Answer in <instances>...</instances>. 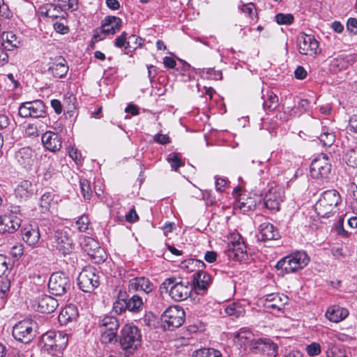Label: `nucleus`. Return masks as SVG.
Listing matches in <instances>:
<instances>
[{"label": "nucleus", "instance_id": "nucleus-47", "mask_svg": "<svg viewBox=\"0 0 357 357\" xmlns=\"http://www.w3.org/2000/svg\"><path fill=\"white\" fill-rule=\"evenodd\" d=\"M126 309H128L126 300L119 297L113 304V311L116 314H120Z\"/></svg>", "mask_w": 357, "mask_h": 357}, {"label": "nucleus", "instance_id": "nucleus-7", "mask_svg": "<svg viewBox=\"0 0 357 357\" xmlns=\"http://www.w3.org/2000/svg\"><path fill=\"white\" fill-rule=\"evenodd\" d=\"M70 229L68 228L57 229L52 236V246L63 255L72 253L74 250V245L70 236Z\"/></svg>", "mask_w": 357, "mask_h": 357}, {"label": "nucleus", "instance_id": "nucleus-22", "mask_svg": "<svg viewBox=\"0 0 357 357\" xmlns=\"http://www.w3.org/2000/svg\"><path fill=\"white\" fill-rule=\"evenodd\" d=\"M17 162L26 169H30L35 160L34 151L29 147L20 149L15 154Z\"/></svg>", "mask_w": 357, "mask_h": 357}, {"label": "nucleus", "instance_id": "nucleus-13", "mask_svg": "<svg viewBox=\"0 0 357 357\" xmlns=\"http://www.w3.org/2000/svg\"><path fill=\"white\" fill-rule=\"evenodd\" d=\"M121 20L115 16H109L102 21L100 31H96L93 38L96 41L101 40L106 36L114 35L119 31L121 26Z\"/></svg>", "mask_w": 357, "mask_h": 357}, {"label": "nucleus", "instance_id": "nucleus-52", "mask_svg": "<svg viewBox=\"0 0 357 357\" xmlns=\"http://www.w3.org/2000/svg\"><path fill=\"white\" fill-rule=\"evenodd\" d=\"M306 351L309 356H317L321 351V345L319 343L312 342L307 346Z\"/></svg>", "mask_w": 357, "mask_h": 357}, {"label": "nucleus", "instance_id": "nucleus-26", "mask_svg": "<svg viewBox=\"0 0 357 357\" xmlns=\"http://www.w3.org/2000/svg\"><path fill=\"white\" fill-rule=\"evenodd\" d=\"M279 236L278 230L269 222H264L259 227V238L261 241L277 239Z\"/></svg>", "mask_w": 357, "mask_h": 357}, {"label": "nucleus", "instance_id": "nucleus-36", "mask_svg": "<svg viewBox=\"0 0 357 357\" xmlns=\"http://www.w3.org/2000/svg\"><path fill=\"white\" fill-rule=\"evenodd\" d=\"M68 70L63 59H59L57 62L54 63L49 67V70L55 77H62L66 75Z\"/></svg>", "mask_w": 357, "mask_h": 357}, {"label": "nucleus", "instance_id": "nucleus-11", "mask_svg": "<svg viewBox=\"0 0 357 357\" xmlns=\"http://www.w3.org/2000/svg\"><path fill=\"white\" fill-rule=\"evenodd\" d=\"M71 287L70 278L63 272H56L51 275L48 288L56 296H61L67 292Z\"/></svg>", "mask_w": 357, "mask_h": 357}, {"label": "nucleus", "instance_id": "nucleus-61", "mask_svg": "<svg viewBox=\"0 0 357 357\" xmlns=\"http://www.w3.org/2000/svg\"><path fill=\"white\" fill-rule=\"evenodd\" d=\"M13 15V12L10 10L8 6L3 2L1 3V17L6 19H10Z\"/></svg>", "mask_w": 357, "mask_h": 357}, {"label": "nucleus", "instance_id": "nucleus-16", "mask_svg": "<svg viewBox=\"0 0 357 357\" xmlns=\"http://www.w3.org/2000/svg\"><path fill=\"white\" fill-rule=\"evenodd\" d=\"M298 48L301 54L314 56L319 52V42L312 35L301 33L298 38Z\"/></svg>", "mask_w": 357, "mask_h": 357}, {"label": "nucleus", "instance_id": "nucleus-19", "mask_svg": "<svg viewBox=\"0 0 357 357\" xmlns=\"http://www.w3.org/2000/svg\"><path fill=\"white\" fill-rule=\"evenodd\" d=\"M59 306L56 299L51 296L42 294L33 301L32 307L42 313L53 312Z\"/></svg>", "mask_w": 357, "mask_h": 357}, {"label": "nucleus", "instance_id": "nucleus-23", "mask_svg": "<svg viewBox=\"0 0 357 357\" xmlns=\"http://www.w3.org/2000/svg\"><path fill=\"white\" fill-rule=\"evenodd\" d=\"M42 142L45 147L52 152H56L61 148V139L54 132H45L42 136Z\"/></svg>", "mask_w": 357, "mask_h": 357}, {"label": "nucleus", "instance_id": "nucleus-3", "mask_svg": "<svg viewBox=\"0 0 357 357\" xmlns=\"http://www.w3.org/2000/svg\"><path fill=\"white\" fill-rule=\"evenodd\" d=\"M162 286L168 291L169 296L178 302L186 300L192 290V285L188 282H183L175 278L166 279Z\"/></svg>", "mask_w": 357, "mask_h": 357}, {"label": "nucleus", "instance_id": "nucleus-51", "mask_svg": "<svg viewBox=\"0 0 357 357\" xmlns=\"http://www.w3.org/2000/svg\"><path fill=\"white\" fill-rule=\"evenodd\" d=\"M77 229L81 231H85L89 225V219L86 215H82L79 218V219L75 222Z\"/></svg>", "mask_w": 357, "mask_h": 357}, {"label": "nucleus", "instance_id": "nucleus-25", "mask_svg": "<svg viewBox=\"0 0 357 357\" xmlns=\"http://www.w3.org/2000/svg\"><path fill=\"white\" fill-rule=\"evenodd\" d=\"M349 314L347 309L339 305H333L326 312V317L331 321L338 323L344 320Z\"/></svg>", "mask_w": 357, "mask_h": 357}, {"label": "nucleus", "instance_id": "nucleus-45", "mask_svg": "<svg viewBox=\"0 0 357 357\" xmlns=\"http://www.w3.org/2000/svg\"><path fill=\"white\" fill-rule=\"evenodd\" d=\"M79 185L83 197L88 200L90 199L92 195V191L89 181L86 179H80Z\"/></svg>", "mask_w": 357, "mask_h": 357}, {"label": "nucleus", "instance_id": "nucleus-56", "mask_svg": "<svg viewBox=\"0 0 357 357\" xmlns=\"http://www.w3.org/2000/svg\"><path fill=\"white\" fill-rule=\"evenodd\" d=\"M347 29L350 33L357 34V20L349 18L347 23Z\"/></svg>", "mask_w": 357, "mask_h": 357}, {"label": "nucleus", "instance_id": "nucleus-10", "mask_svg": "<svg viewBox=\"0 0 357 357\" xmlns=\"http://www.w3.org/2000/svg\"><path fill=\"white\" fill-rule=\"evenodd\" d=\"M79 289L84 292H91L99 286V277L95 268L91 266L84 268L77 278Z\"/></svg>", "mask_w": 357, "mask_h": 357}, {"label": "nucleus", "instance_id": "nucleus-60", "mask_svg": "<svg viewBox=\"0 0 357 357\" xmlns=\"http://www.w3.org/2000/svg\"><path fill=\"white\" fill-rule=\"evenodd\" d=\"M307 75V71L303 66H298L294 71V76L297 79H303Z\"/></svg>", "mask_w": 357, "mask_h": 357}, {"label": "nucleus", "instance_id": "nucleus-34", "mask_svg": "<svg viewBox=\"0 0 357 357\" xmlns=\"http://www.w3.org/2000/svg\"><path fill=\"white\" fill-rule=\"evenodd\" d=\"M349 60L344 55H339L333 58L330 61V70L333 73H338L348 68Z\"/></svg>", "mask_w": 357, "mask_h": 357}, {"label": "nucleus", "instance_id": "nucleus-1", "mask_svg": "<svg viewBox=\"0 0 357 357\" xmlns=\"http://www.w3.org/2000/svg\"><path fill=\"white\" fill-rule=\"evenodd\" d=\"M340 202V193L335 190H328L322 193L316 203L315 211L319 216L328 218L336 213Z\"/></svg>", "mask_w": 357, "mask_h": 357}, {"label": "nucleus", "instance_id": "nucleus-62", "mask_svg": "<svg viewBox=\"0 0 357 357\" xmlns=\"http://www.w3.org/2000/svg\"><path fill=\"white\" fill-rule=\"evenodd\" d=\"M139 217L135 208H131L126 215V220L129 222H134L138 220Z\"/></svg>", "mask_w": 357, "mask_h": 357}, {"label": "nucleus", "instance_id": "nucleus-44", "mask_svg": "<svg viewBox=\"0 0 357 357\" xmlns=\"http://www.w3.org/2000/svg\"><path fill=\"white\" fill-rule=\"evenodd\" d=\"M142 38L135 35H131L128 38L126 49L128 50L129 51L131 50H136L137 47L142 45Z\"/></svg>", "mask_w": 357, "mask_h": 357}, {"label": "nucleus", "instance_id": "nucleus-54", "mask_svg": "<svg viewBox=\"0 0 357 357\" xmlns=\"http://www.w3.org/2000/svg\"><path fill=\"white\" fill-rule=\"evenodd\" d=\"M23 252L24 246L22 243H15L10 248V253L15 258L21 257L23 255Z\"/></svg>", "mask_w": 357, "mask_h": 357}, {"label": "nucleus", "instance_id": "nucleus-18", "mask_svg": "<svg viewBox=\"0 0 357 357\" xmlns=\"http://www.w3.org/2000/svg\"><path fill=\"white\" fill-rule=\"evenodd\" d=\"M162 319L169 327L178 328L184 322L185 312L181 307L171 306L163 312Z\"/></svg>", "mask_w": 357, "mask_h": 357}, {"label": "nucleus", "instance_id": "nucleus-43", "mask_svg": "<svg viewBox=\"0 0 357 357\" xmlns=\"http://www.w3.org/2000/svg\"><path fill=\"white\" fill-rule=\"evenodd\" d=\"M53 203V197L50 192H47L43 195L40 201V207L41 211L45 213L48 211Z\"/></svg>", "mask_w": 357, "mask_h": 357}, {"label": "nucleus", "instance_id": "nucleus-33", "mask_svg": "<svg viewBox=\"0 0 357 357\" xmlns=\"http://www.w3.org/2000/svg\"><path fill=\"white\" fill-rule=\"evenodd\" d=\"M1 46L7 50L17 47L20 43L16 35L11 31H3L1 33Z\"/></svg>", "mask_w": 357, "mask_h": 357}, {"label": "nucleus", "instance_id": "nucleus-39", "mask_svg": "<svg viewBox=\"0 0 357 357\" xmlns=\"http://www.w3.org/2000/svg\"><path fill=\"white\" fill-rule=\"evenodd\" d=\"M318 138L324 146H330L335 142V135L326 127L322 128Z\"/></svg>", "mask_w": 357, "mask_h": 357}, {"label": "nucleus", "instance_id": "nucleus-14", "mask_svg": "<svg viewBox=\"0 0 357 357\" xmlns=\"http://www.w3.org/2000/svg\"><path fill=\"white\" fill-rule=\"evenodd\" d=\"M19 114L24 118H39L43 116L45 113L43 102L36 100L31 102L22 103L19 107Z\"/></svg>", "mask_w": 357, "mask_h": 357}, {"label": "nucleus", "instance_id": "nucleus-9", "mask_svg": "<svg viewBox=\"0 0 357 357\" xmlns=\"http://www.w3.org/2000/svg\"><path fill=\"white\" fill-rule=\"evenodd\" d=\"M79 243L82 249L96 263H100L105 260V252L100 248L99 243L94 238L89 236H82L79 238Z\"/></svg>", "mask_w": 357, "mask_h": 357}, {"label": "nucleus", "instance_id": "nucleus-48", "mask_svg": "<svg viewBox=\"0 0 357 357\" xmlns=\"http://www.w3.org/2000/svg\"><path fill=\"white\" fill-rule=\"evenodd\" d=\"M275 20L279 24H291L294 21L291 14L278 13L275 15Z\"/></svg>", "mask_w": 357, "mask_h": 357}, {"label": "nucleus", "instance_id": "nucleus-15", "mask_svg": "<svg viewBox=\"0 0 357 357\" xmlns=\"http://www.w3.org/2000/svg\"><path fill=\"white\" fill-rule=\"evenodd\" d=\"M284 198V190L283 188L277 185L269 188L264 196V202L268 209L278 211Z\"/></svg>", "mask_w": 357, "mask_h": 357}, {"label": "nucleus", "instance_id": "nucleus-53", "mask_svg": "<svg viewBox=\"0 0 357 357\" xmlns=\"http://www.w3.org/2000/svg\"><path fill=\"white\" fill-rule=\"evenodd\" d=\"M241 11L248 17L252 18L256 14L255 6L253 3H250L243 4L241 7Z\"/></svg>", "mask_w": 357, "mask_h": 357}, {"label": "nucleus", "instance_id": "nucleus-17", "mask_svg": "<svg viewBox=\"0 0 357 357\" xmlns=\"http://www.w3.org/2000/svg\"><path fill=\"white\" fill-rule=\"evenodd\" d=\"M288 300V297L285 295L271 294L261 298L259 301L267 312H273L283 309Z\"/></svg>", "mask_w": 357, "mask_h": 357}, {"label": "nucleus", "instance_id": "nucleus-30", "mask_svg": "<svg viewBox=\"0 0 357 357\" xmlns=\"http://www.w3.org/2000/svg\"><path fill=\"white\" fill-rule=\"evenodd\" d=\"M40 237L39 229L29 226L23 229V240L31 246H35L39 242Z\"/></svg>", "mask_w": 357, "mask_h": 357}, {"label": "nucleus", "instance_id": "nucleus-50", "mask_svg": "<svg viewBox=\"0 0 357 357\" xmlns=\"http://www.w3.org/2000/svg\"><path fill=\"white\" fill-rule=\"evenodd\" d=\"M59 6L63 10H75L77 8V0H59Z\"/></svg>", "mask_w": 357, "mask_h": 357}, {"label": "nucleus", "instance_id": "nucleus-63", "mask_svg": "<svg viewBox=\"0 0 357 357\" xmlns=\"http://www.w3.org/2000/svg\"><path fill=\"white\" fill-rule=\"evenodd\" d=\"M10 285V278H8V275H6V280L1 282V294L6 295L9 291Z\"/></svg>", "mask_w": 357, "mask_h": 357}, {"label": "nucleus", "instance_id": "nucleus-24", "mask_svg": "<svg viewBox=\"0 0 357 357\" xmlns=\"http://www.w3.org/2000/svg\"><path fill=\"white\" fill-rule=\"evenodd\" d=\"M211 282L210 275L204 271H199L193 275V286L197 294L206 291Z\"/></svg>", "mask_w": 357, "mask_h": 357}, {"label": "nucleus", "instance_id": "nucleus-35", "mask_svg": "<svg viewBox=\"0 0 357 357\" xmlns=\"http://www.w3.org/2000/svg\"><path fill=\"white\" fill-rule=\"evenodd\" d=\"M325 353L326 357H348L347 352L343 347L332 342L327 344Z\"/></svg>", "mask_w": 357, "mask_h": 357}, {"label": "nucleus", "instance_id": "nucleus-40", "mask_svg": "<svg viewBox=\"0 0 357 357\" xmlns=\"http://www.w3.org/2000/svg\"><path fill=\"white\" fill-rule=\"evenodd\" d=\"M126 303L128 310L132 312H139L143 306V300L139 295H133Z\"/></svg>", "mask_w": 357, "mask_h": 357}, {"label": "nucleus", "instance_id": "nucleus-8", "mask_svg": "<svg viewBox=\"0 0 357 357\" xmlns=\"http://www.w3.org/2000/svg\"><path fill=\"white\" fill-rule=\"evenodd\" d=\"M100 341L104 344L111 343L116 340L119 328L117 319L114 317H105L99 324Z\"/></svg>", "mask_w": 357, "mask_h": 357}, {"label": "nucleus", "instance_id": "nucleus-46", "mask_svg": "<svg viewBox=\"0 0 357 357\" xmlns=\"http://www.w3.org/2000/svg\"><path fill=\"white\" fill-rule=\"evenodd\" d=\"M167 161L172 169L177 170L179 167L183 166L184 163L176 153H170L167 157Z\"/></svg>", "mask_w": 357, "mask_h": 357}, {"label": "nucleus", "instance_id": "nucleus-12", "mask_svg": "<svg viewBox=\"0 0 357 357\" xmlns=\"http://www.w3.org/2000/svg\"><path fill=\"white\" fill-rule=\"evenodd\" d=\"M331 169V165L326 154H321L311 162L310 174L314 178H326Z\"/></svg>", "mask_w": 357, "mask_h": 357}, {"label": "nucleus", "instance_id": "nucleus-31", "mask_svg": "<svg viewBox=\"0 0 357 357\" xmlns=\"http://www.w3.org/2000/svg\"><path fill=\"white\" fill-rule=\"evenodd\" d=\"M255 340L252 333L244 328L241 329L234 336L235 342L241 347H249L250 348V344Z\"/></svg>", "mask_w": 357, "mask_h": 357}, {"label": "nucleus", "instance_id": "nucleus-28", "mask_svg": "<svg viewBox=\"0 0 357 357\" xmlns=\"http://www.w3.org/2000/svg\"><path fill=\"white\" fill-rule=\"evenodd\" d=\"M228 248L229 250L234 252L236 257L238 254H243L245 252V246L239 234H234L229 238Z\"/></svg>", "mask_w": 357, "mask_h": 357}, {"label": "nucleus", "instance_id": "nucleus-21", "mask_svg": "<svg viewBox=\"0 0 357 357\" xmlns=\"http://www.w3.org/2000/svg\"><path fill=\"white\" fill-rule=\"evenodd\" d=\"M153 289V284L144 277L135 278L129 281L128 290L131 291H142L149 294Z\"/></svg>", "mask_w": 357, "mask_h": 357}, {"label": "nucleus", "instance_id": "nucleus-41", "mask_svg": "<svg viewBox=\"0 0 357 357\" xmlns=\"http://www.w3.org/2000/svg\"><path fill=\"white\" fill-rule=\"evenodd\" d=\"M344 160L349 166L357 168V146L351 147L347 151Z\"/></svg>", "mask_w": 357, "mask_h": 357}, {"label": "nucleus", "instance_id": "nucleus-58", "mask_svg": "<svg viewBox=\"0 0 357 357\" xmlns=\"http://www.w3.org/2000/svg\"><path fill=\"white\" fill-rule=\"evenodd\" d=\"M13 129V123H12L11 126L8 127V130L3 132V135L1 134V143L3 142V139L5 138V140L7 141L10 145L13 144V137L12 135L10 134Z\"/></svg>", "mask_w": 357, "mask_h": 357}, {"label": "nucleus", "instance_id": "nucleus-37", "mask_svg": "<svg viewBox=\"0 0 357 357\" xmlns=\"http://www.w3.org/2000/svg\"><path fill=\"white\" fill-rule=\"evenodd\" d=\"M225 312L229 316L238 318L243 316L245 310L241 303L234 302L225 307Z\"/></svg>", "mask_w": 357, "mask_h": 357}, {"label": "nucleus", "instance_id": "nucleus-6", "mask_svg": "<svg viewBox=\"0 0 357 357\" xmlns=\"http://www.w3.org/2000/svg\"><path fill=\"white\" fill-rule=\"evenodd\" d=\"M43 348L52 354L61 353L67 346L68 335L62 332L48 331L42 337Z\"/></svg>", "mask_w": 357, "mask_h": 357}, {"label": "nucleus", "instance_id": "nucleus-29", "mask_svg": "<svg viewBox=\"0 0 357 357\" xmlns=\"http://www.w3.org/2000/svg\"><path fill=\"white\" fill-rule=\"evenodd\" d=\"M78 310L75 305H66L60 312L59 315V321L62 324H66L69 321L75 320L78 317Z\"/></svg>", "mask_w": 357, "mask_h": 357}, {"label": "nucleus", "instance_id": "nucleus-55", "mask_svg": "<svg viewBox=\"0 0 357 357\" xmlns=\"http://www.w3.org/2000/svg\"><path fill=\"white\" fill-rule=\"evenodd\" d=\"M347 128L350 132L357 133V115H353L350 117Z\"/></svg>", "mask_w": 357, "mask_h": 357}, {"label": "nucleus", "instance_id": "nucleus-38", "mask_svg": "<svg viewBox=\"0 0 357 357\" xmlns=\"http://www.w3.org/2000/svg\"><path fill=\"white\" fill-rule=\"evenodd\" d=\"M279 104V100L276 94L273 91H268L266 98L264 100V108L265 110L273 111Z\"/></svg>", "mask_w": 357, "mask_h": 357}, {"label": "nucleus", "instance_id": "nucleus-4", "mask_svg": "<svg viewBox=\"0 0 357 357\" xmlns=\"http://www.w3.org/2000/svg\"><path fill=\"white\" fill-rule=\"evenodd\" d=\"M38 324L32 319L27 318L18 321L13 328V336L17 341L29 343L35 337Z\"/></svg>", "mask_w": 357, "mask_h": 357}, {"label": "nucleus", "instance_id": "nucleus-42", "mask_svg": "<svg viewBox=\"0 0 357 357\" xmlns=\"http://www.w3.org/2000/svg\"><path fill=\"white\" fill-rule=\"evenodd\" d=\"M192 357H222L220 352L214 349L204 348L194 352Z\"/></svg>", "mask_w": 357, "mask_h": 357}, {"label": "nucleus", "instance_id": "nucleus-59", "mask_svg": "<svg viewBox=\"0 0 357 357\" xmlns=\"http://www.w3.org/2000/svg\"><path fill=\"white\" fill-rule=\"evenodd\" d=\"M154 140L160 144H167L170 142L169 137L167 135L160 133L154 136Z\"/></svg>", "mask_w": 357, "mask_h": 357}, {"label": "nucleus", "instance_id": "nucleus-20", "mask_svg": "<svg viewBox=\"0 0 357 357\" xmlns=\"http://www.w3.org/2000/svg\"><path fill=\"white\" fill-rule=\"evenodd\" d=\"M278 345L268 338H257L250 344V349L256 353L261 352L271 357L277 355Z\"/></svg>", "mask_w": 357, "mask_h": 357}, {"label": "nucleus", "instance_id": "nucleus-5", "mask_svg": "<svg viewBox=\"0 0 357 357\" xmlns=\"http://www.w3.org/2000/svg\"><path fill=\"white\" fill-rule=\"evenodd\" d=\"M119 342L124 350H135L141 345L140 330L132 324H126L121 331Z\"/></svg>", "mask_w": 357, "mask_h": 357}, {"label": "nucleus", "instance_id": "nucleus-57", "mask_svg": "<svg viewBox=\"0 0 357 357\" xmlns=\"http://www.w3.org/2000/svg\"><path fill=\"white\" fill-rule=\"evenodd\" d=\"M126 38H127V33L124 31L121 34V36H118L116 38V40H115L116 47H117L119 48H121L122 47H124L126 48V43H127Z\"/></svg>", "mask_w": 357, "mask_h": 357}, {"label": "nucleus", "instance_id": "nucleus-32", "mask_svg": "<svg viewBox=\"0 0 357 357\" xmlns=\"http://www.w3.org/2000/svg\"><path fill=\"white\" fill-rule=\"evenodd\" d=\"M33 192L34 187L33 184L27 180L20 181L15 190L16 196L21 199H26L33 195Z\"/></svg>", "mask_w": 357, "mask_h": 357}, {"label": "nucleus", "instance_id": "nucleus-64", "mask_svg": "<svg viewBox=\"0 0 357 357\" xmlns=\"http://www.w3.org/2000/svg\"><path fill=\"white\" fill-rule=\"evenodd\" d=\"M204 259L208 263H213L217 259V254L214 251H207L204 255Z\"/></svg>", "mask_w": 357, "mask_h": 357}, {"label": "nucleus", "instance_id": "nucleus-2", "mask_svg": "<svg viewBox=\"0 0 357 357\" xmlns=\"http://www.w3.org/2000/svg\"><path fill=\"white\" fill-rule=\"evenodd\" d=\"M310 261V258L304 252H296L280 259L275 265L278 270L284 273L296 272L305 267Z\"/></svg>", "mask_w": 357, "mask_h": 357}, {"label": "nucleus", "instance_id": "nucleus-49", "mask_svg": "<svg viewBox=\"0 0 357 357\" xmlns=\"http://www.w3.org/2000/svg\"><path fill=\"white\" fill-rule=\"evenodd\" d=\"M241 198L238 204V207L243 212L253 210L255 208V203L252 199H248L246 202L242 200Z\"/></svg>", "mask_w": 357, "mask_h": 357}, {"label": "nucleus", "instance_id": "nucleus-27", "mask_svg": "<svg viewBox=\"0 0 357 357\" xmlns=\"http://www.w3.org/2000/svg\"><path fill=\"white\" fill-rule=\"evenodd\" d=\"M20 227V219L13 214L1 218V231L13 233Z\"/></svg>", "mask_w": 357, "mask_h": 357}]
</instances>
